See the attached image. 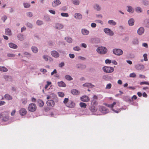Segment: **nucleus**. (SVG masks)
<instances>
[{"label":"nucleus","mask_w":149,"mask_h":149,"mask_svg":"<svg viewBox=\"0 0 149 149\" xmlns=\"http://www.w3.org/2000/svg\"><path fill=\"white\" fill-rule=\"evenodd\" d=\"M9 113L7 111H5L1 113L0 115L1 118H2V121L3 122H6L9 119L8 116Z\"/></svg>","instance_id":"obj_1"},{"label":"nucleus","mask_w":149,"mask_h":149,"mask_svg":"<svg viewBox=\"0 0 149 149\" xmlns=\"http://www.w3.org/2000/svg\"><path fill=\"white\" fill-rule=\"evenodd\" d=\"M47 99L49 100L46 102V104L48 106L50 107H54L55 104L54 101L52 100V97L51 95H47Z\"/></svg>","instance_id":"obj_2"},{"label":"nucleus","mask_w":149,"mask_h":149,"mask_svg":"<svg viewBox=\"0 0 149 149\" xmlns=\"http://www.w3.org/2000/svg\"><path fill=\"white\" fill-rule=\"evenodd\" d=\"M97 51L100 54H104L107 53V50L105 47H99L97 48Z\"/></svg>","instance_id":"obj_3"},{"label":"nucleus","mask_w":149,"mask_h":149,"mask_svg":"<svg viewBox=\"0 0 149 149\" xmlns=\"http://www.w3.org/2000/svg\"><path fill=\"white\" fill-rule=\"evenodd\" d=\"M102 70L105 73H110L114 71V69L111 67L105 66L103 67Z\"/></svg>","instance_id":"obj_4"},{"label":"nucleus","mask_w":149,"mask_h":149,"mask_svg":"<svg viewBox=\"0 0 149 149\" xmlns=\"http://www.w3.org/2000/svg\"><path fill=\"white\" fill-rule=\"evenodd\" d=\"M37 109V107L36 104L33 103H31L29 104L28 109L29 111L33 112L35 111Z\"/></svg>","instance_id":"obj_5"},{"label":"nucleus","mask_w":149,"mask_h":149,"mask_svg":"<svg viewBox=\"0 0 149 149\" xmlns=\"http://www.w3.org/2000/svg\"><path fill=\"white\" fill-rule=\"evenodd\" d=\"M99 111L103 114H106L109 112V110L103 106H100L99 108Z\"/></svg>","instance_id":"obj_6"},{"label":"nucleus","mask_w":149,"mask_h":149,"mask_svg":"<svg viewBox=\"0 0 149 149\" xmlns=\"http://www.w3.org/2000/svg\"><path fill=\"white\" fill-rule=\"evenodd\" d=\"M114 54L117 55H120L123 54V51L120 49H115L113 50Z\"/></svg>","instance_id":"obj_7"},{"label":"nucleus","mask_w":149,"mask_h":149,"mask_svg":"<svg viewBox=\"0 0 149 149\" xmlns=\"http://www.w3.org/2000/svg\"><path fill=\"white\" fill-rule=\"evenodd\" d=\"M104 31L105 33L107 34L108 35L112 36L113 35L114 33L113 31H111V29L109 28H105L104 29Z\"/></svg>","instance_id":"obj_8"},{"label":"nucleus","mask_w":149,"mask_h":149,"mask_svg":"<svg viewBox=\"0 0 149 149\" xmlns=\"http://www.w3.org/2000/svg\"><path fill=\"white\" fill-rule=\"evenodd\" d=\"M75 105V103L73 101L71 100H70L66 104V106L67 107L71 108L74 107Z\"/></svg>","instance_id":"obj_9"},{"label":"nucleus","mask_w":149,"mask_h":149,"mask_svg":"<svg viewBox=\"0 0 149 149\" xmlns=\"http://www.w3.org/2000/svg\"><path fill=\"white\" fill-rule=\"evenodd\" d=\"M19 113L21 116H24L26 114L27 111L26 109L22 108L19 110Z\"/></svg>","instance_id":"obj_10"},{"label":"nucleus","mask_w":149,"mask_h":149,"mask_svg":"<svg viewBox=\"0 0 149 149\" xmlns=\"http://www.w3.org/2000/svg\"><path fill=\"white\" fill-rule=\"evenodd\" d=\"M61 4V2L59 0H56L53 1L52 6L53 7H56Z\"/></svg>","instance_id":"obj_11"},{"label":"nucleus","mask_w":149,"mask_h":149,"mask_svg":"<svg viewBox=\"0 0 149 149\" xmlns=\"http://www.w3.org/2000/svg\"><path fill=\"white\" fill-rule=\"evenodd\" d=\"M81 100L83 102H87L89 100V98L86 95L82 96L81 97Z\"/></svg>","instance_id":"obj_12"},{"label":"nucleus","mask_w":149,"mask_h":149,"mask_svg":"<svg viewBox=\"0 0 149 149\" xmlns=\"http://www.w3.org/2000/svg\"><path fill=\"white\" fill-rule=\"evenodd\" d=\"M51 54L53 56L55 57H58L59 56L58 53L56 51L51 52Z\"/></svg>","instance_id":"obj_13"},{"label":"nucleus","mask_w":149,"mask_h":149,"mask_svg":"<svg viewBox=\"0 0 149 149\" xmlns=\"http://www.w3.org/2000/svg\"><path fill=\"white\" fill-rule=\"evenodd\" d=\"M71 93L74 95H77L79 94V92L76 89H73L71 90Z\"/></svg>","instance_id":"obj_14"},{"label":"nucleus","mask_w":149,"mask_h":149,"mask_svg":"<svg viewBox=\"0 0 149 149\" xmlns=\"http://www.w3.org/2000/svg\"><path fill=\"white\" fill-rule=\"evenodd\" d=\"M144 31V29L143 28L141 27L138 29L137 33L139 35H141L143 33Z\"/></svg>","instance_id":"obj_15"},{"label":"nucleus","mask_w":149,"mask_h":149,"mask_svg":"<svg viewBox=\"0 0 149 149\" xmlns=\"http://www.w3.org/2000/svg\"><path fill=\"white\" fill-rule=\"evenodd\" d=\"M83 86H84L90 88H93L94 87V86L92 85L91 83H86L85 84H83Z\"/></svg>","instance_id":"obj_16"},{"label":"nucleus","mask_w":149,"mask_h":149,"mask_svg":"<svg viewBox=\"0 0 149 149\" xmlns=\"http://www.w3.org/2000/svg\"><path fill=\"white\" fill-rule=\"evenodd\" d=\"M81 32L83 35H85L88 34L89 33V31L87 29H83L81 30Z\"/></svg>","instance_id":"obj_17"},{"label":"nucleus","mask_w":149,"mask_h":149,"mask_svg":"<svg viewBox=\"0 0 149 149\" xmlns=\"http://www.w3.org/2000/svg\"><path fill=\"white\" fill-rule=\"evenodd\" d=\"M135 68L138 70H142L144 68V66L143 65H137L135 66Z\"/></svg>","instance_id":"obj_18"},{"label":"nucleus","mask_w":149,"mask_h":149,"mask_svg":"<svg viewBox=\"0 0 149 149\" xmlns=\"http://www.w3.org/2000/svg\"><path fill=\"white\" fill-rule=\"evenodd\" d=\"M9 45L10 48L13 49H17V46L14 43L11 42L9 43Z\"/></svg>","instance_id":"obj_19"},{"label":"nucleus","mask_w":149,"mask_h":149,"mask_svg":"<svg viewBox=\"0 0 149 149\" xmlns=\"http://www.w3.org/2000/svg\"><path fill=\"white\" fill-rule=\"evenodd\" d=\"M74 17L77 19H81L82 18V15L80 13H76L74 15Z\"/></svg>","instance_id":"obj_20"},{"label":"nucleus","mask_w":149,"mask_h":149,"mask_svg":"<svg viewBox=\"0 0 149 149\" xmlns=\"http://www.w3.org/2000/svg\"><path fill=\"white\" fill-rule=\"evenodd\" d=\"M38 105L40 107H42L44 105V103L43 101L40 99H38Z\"/></svg>","instance_id":"obj_21"},{"label":"nucleus","mask_w":149,"mask_h":149,"mask_svg":"<svg viewBox=\"0 0 149 149\" xmlns=\"http://www.w3.org/2000/svg\"><path fill=\"white\" fill-rule=\"evenodd\" d=\"M58 84L59 87H65L66 86L65 84L62 81L60 82H58Z\"/></svg>","instance_id":"obj_22"},{"label":"nucleus","mask_w":149,"mask_h":149,"mask_svg":"<svg viewBox=\"0 0 149 149\" xmlns=\"http://www.w3.org/2000/svg\"><path fill=\"white\" fill-rule=\"evenodd\" d=\"M116 103L115 102H114L112 104H108L106 103L104 104L107 107H109L111 108H113L114 106L116 104Z\"/></svg>","instance_id":"obj_23"},{"label":"nucleus","mask_w":149,"mask_h":149,"mask_svg":"<svg viewBox=\"0 0 149 149\" xmlns=\"http://www.w3.org/2000/svg\"><path fill=\"white\" fill-rule=\"evenodd\" d=\"M77 68L81 69H83L86 68V66L84 65H82L81 64H78L77 65Z\"/></svg>","instance_id":"obj_24"},{"label":"nucleus","mask_w":149,"mask_h":149,"mask_svg":"<svg viewBox=\"0 0 149 149\" xmlns=\"http://www.w3.org/2000/svg\"><path fill=\"white\" fill-rule=\"evenodd\" d=\"M128 23L130 26H132L134 24V20L133 19H130L128 21Z\"/></svg>","instance_id":"obj_25"},{"label":"nucleus","mask_w":149,"mask_h":149,"mask_svg":"<svg viewBox=\"0 0 149 149\" xmlns=\"http://www.w3.org/2000/svg\"><path fill=\"white\" fill-rule=\"evenodd\" d=\"M55 27L56 29H60L63 28V26L61 24H57L56 25Z\"/></svg>","instance_id":"obj_26"},{"label":"nucleus","mask_w":149,"mask_h":149,"mask_svg":"<svg viewBox=\"0 0 149 149\" xmlns=\"http://www.w3.org/2000/svg\"><path fill=\"white\" fill-rule=\"evenodd\" d=\"M89 109L92 112H95L97 110V109L94 106L91 107L89 108Z\"/></svg>","instance_id":"obj_27"},{"label":"nucleus","mask_w":149,"mask_h":149,"mask_svg":"<svg viewBox=\"0 0 149 149\" xmlns=\"http://www.w3.org/2000/svg\"><path fill=\"white\" fill-rule=\"evenodd\" d=\"M127 8H128V9L127 10V11L131 13H133L134 12L133 9L132 8V7L130 6H127Z\"/></svg>","instance_id":"obj_28"},{"label":"nucleus","mask_w":149,"mask_h":149,"mask_svg":"<svg viewBox=\"0 0 149 149\" xmlns=\"http://www.w3.org/2000/svg\"><path fill=\"white\" fill-rule=\"evenodd\" d=\"M32 52L34 53H36L38 52L37 48L35 46H33L31 48Z\"/></svg>","instance_id":"obj_29"},{"label":"nucleus","mask_w":149,"mask_h":149,"mask_svg":"<svg viewBox=\"0 0 149 149\" xmlns=\"http://www.w3.org/2000/svg\"><path fill=\"white\" fill-rule=\"evenodd\" d=\"M0 70L3 72H6L8 71V69L4 66H0Z\"/></svg>","instance_id":"obj_30"},{"label":"nucleus","mask_w":149,"mask_h":149,"mask_svg":"<svg viewBox=\"0 0 149 149\" xmlns=\"http://www.w3.org/2000/svg\"><path fill=\"white\" fill-rule=\"evenodd\" d=\"M108 23L113 25H115L116 24V23L113 20H109L108 22Z\"/></svg>","instance_id":"obj_31"},{"label":"nucleus","mask_w":149,"mask_h":149,"mask_svg":"<svg viewBox=\"0 0 149 149\" xmlns=\"http://www.w3.org/2000/svg\"><path fill=\"white\" fill-rule=\"evenodd\" d=\"M5 33L8 35H10L11 34V31L9 29H6Z\"/></svg>","instance_id":"obj_32"},{"label":"nucleus","mask_w":149,"mask_h":149,"mask_svg":"<svg viewBox=\"0 0 149 149\" xmlns=\"http://www.w3.org/2000/svg\"><path fill=\"white\" fill-rule=\"evenodd\" d=\"M65 39L66 40L67 42L69 43L72 42V38L69 37L65 38Z\"/></svg>","instance_id":"obj_33"},{"label":"nucleus","mask_w":149,"mask_h":149,"mask_svg":"<svg viewBox=\"0 0 149 149\" xmlns=\"http://www.w3.org/2000/svg\"><path fill=\"white\" fill-rule=\"evenodd\" d=\"M5 98L8 100H11L12 99V97L10 95L6 94L5 95Z\"/></svg>","instance_id":"obj_34"},{"label":"nucleus","mask_w":149,"mask_h":149,"mask_svg":"<svg viewBox=\"0 0 149 149\" xmlns=\"http://www.w3.org/2000/svg\"><path fill=\"white\" fill-rule=\"evenodd\" d=\"M135 11L137 13H140L142 12L141 8L140 7H137L135 9Z\"/></svg>","instance_id":"obj_35"},{"label":"nucleus","mask_w":149,"mask_h":149,"mask_svg":"<svg viewBox=\"0 0 149 149\" xmlns=\"http://www.w3.org/2000/svg\"><path fill=\"white\" fill-rule=\"evenodd\" d=\"M79 105L81 107L84 108H86L87 106L86 104L83 102H80V103Z\"/></svg>","instance_id":"obj_36"},{"label":"nucleus","mask_w":149,"mask_h":149,"mask_svg":"<svg viewBox=\"0 0 149 149\" xmlns=\"http://www.w3.org/2000/svg\"><path fill=\"white\" fill-rule=\"evenodd\" d=\"M145 26L147 27H149V19L146 20L144 22Z\"/></svg>","instance_id":"obj_37"},{"label":"nucleus","mask_w":149,"mask_h":149,"mask_svg":"<svg viewBox=\"0 0 149 149\" xmlns=\"http://www.w3.org/2000/svg\"><path fill=\"white\" fill-rule=\"evenodd\" d=\"M94 8L97 10H100V8L99 6L97 4L95 5L94 6Z\"/></svg>","instance_id":"obj_38"},{"label":"nucleus","mask_w":149,"mask_h":149,"mask_svg":"<svg viewBox=\"0 0 149 149\" xmlns=\"http://www.w3.org/2000/svg\"><path fill=\"white\" fill-rule=\"evenodd\" d=\"M22 103L23 104H26L27 102V98H24L22 99Z\"/></svg>","instance_id":"obj_39"},{"label":"nucleus","mask_w":149,"mask_h":149,"mask_svg":"<svg viewBox=\"0 0 149 149\" xmlns=\"http://www.w3.org/2000/svg\"><path fill=\"white\" fill-rule=\"evenodd\" d=\"M65 78L68 80H72V78L70 75H66L65 77Z\"/></svg>","instance_id":"obj_40"},{"label":"nucleus","mask_w":149,"mask_h":149,"mask_svg":"<svg viewBox=\"0 0 149 149\" xmlns=\"http://www.w3.org/2000/svg\"><path fill=\"white\" fill-rule=\"evenodd\" d=\"M73 3L76 5H78L79 3V1L78 0H74L72 1Z\"/></svg>","instance_id":"obj_41"},{"label":"nucleus","mask_w":149,"mask_h":149,"mask_svg":"<svg viewBox=\"0 0 149 149\" xmlns=\"http://www.w3.org/2000/svg\"><path fill=\"white\" fill-rule=\"evenodd\" d=\"M23 4L24 7L25 8H28L30 6L29 4L28 3H24Z\"/></svg>","instance_id":"obj_42"},{"label":"nucleus","mask_w":149,"mask_h":149,"mask_svg":"<svg viewBox=\"0 0 149 149\" xmlns=\"http://www.w3.org/2000/svg\"><path fill=\"white\" fill-rule=\"evenodd\" d=\"M58 94L59 96L61 97H63L64 96V94L62 92H58Z\"/></svg>","instance_id":"obj_43"},{"label":"nucleus","mask_w":149,"mask_h":149,"mask_svg":"<svg viewBox=\"0 0 149 149\" xmlns=\"http://www.w3.org/2000/svg\"><path fill=\"white\" fill-rule=\"evenodd\" d=\"M61 15L63 17H68V15L67 13H61Z\"/></svg>","instance_id":"obj_44"},{"label":"nucleus","mask_w":149,"mask_h":149,"mask_svg":"<svg viewBox=\"0 0 149 149\" xmlns=\"http://www.w3.org/2000/svg\"><path fill=\"white\" fill-rule=\"evenodd\" d=\"M143 57H144V60L145 61H148L147 58V54H145L143 55Z\"/></svg>","instance_id":"obj_45"},{"label":"nucleus","mask_w":149,"mask_h":149,"mask_svg":"<svg viewBox=\"0 0 149 149\" xmlns=\"http://www.w3.org/2000/svg\"><path fill=\"white\" fill-rule=\"evenodd\" d=\"M136 74L134 73H131L130 74V77L134 78L136 77Z\"/></svg>","instance_id":"obj_46"},{"label":"nucleus","mask_w":149,"mask_h":149,"mask_svg":"<svg viewBox=\"0 0 149 149\" xmlns=\"http://www.w3.org/2000/svg\"><path fill=\"white\" fill-rule=\"evenodd\" d=\"M111 84L110 83L108 84L106 86V88L107 89H110L111 88Z\"/></svg>","instance_id":"obj_47"},{"label":"nucleus","mask_w":149,"mask_h":149,"mask_svg":"<svg viewBox=\"0 0 149 149\" xmlns=\"http://www.w3.org/2000/svg\"><path fill=\"white\" fill-rule=\"evenodd\" d=\"M19 38V40H23L24 39V38L23 37V36L21 35H19L18 36Z\"/></svg>","instance_id":"obj_48"},{"label":"nucleus","mask_w":149,"mask_h":149,"mask_svg":"<svg viewBox=\"0 0 149 149\" xmlns=\"http://www.w3.org/2000/svg\"><path fill=\"white\" fill-rule=\"evenodd\" d=\"M73 49L75 51H79L80 49L79 47L76 46L73 48Z\"/></svg>","instance_id":"obj_49"},{"label":"nucleus","mask_w":149,"mask_h":149,"mask_svg":"<svg viewBox=\"0 0 149 149\" xmlns=\"http://www.w3.org/2000/svg\"><path fill=\"white\" fill-rule=\"evenodd\" d=\"M133 42L134 44H137L138 43L139 41L136 38L134 40Z\"/></svg>","instance_id":"obj_50"},{"label":"nucleus","mask_w":149,"mask_h":149,"mask_svg":"<svg viewBox=\"0 0 149 149\" xmlns=\"http://www.w3.org/2000/svg\"><path fill=\"white\" fill-rule=\"evenodd\" d=\"M140 84L141 85H142L143 84H146L149 85V83H148V82L146 81L141 82H140Z\"/></svg>","instance_id":"obj_51"},{"label":"nucleus","mask_w":149,"mask_h":149,"mask_svg":"<svg viewBox=\"0 0 149 149\" xmlns=\"http://www.w3.org/2000/svg\"><path fill=\"white\" fill-rule=\"evenodd\" d=\"M69 99L68 98H65L64 100L63 101V103L65 104H67V103L68 102Z\"/></svg>","instance_id":"obj_52"},{"label":"nucleus","mask_w":149,"mask_h":149,"mask_svg":"<svg viewBox=\"0 0 149 149\" xmlns=\"http://www.w3.org/2000/svg\"><path fill=\"white\" fill-rule=\"evenodd\" d=\"M36 23L38 25H40L42 24V22L41 21L38 20L37 21Z\"/></svg>","instance_id":"obj_53"},{"label":"nucleus","mask_w":149,"mask_h":149,"mask_svg":"<svg viewBox=\"0 0 149 149\" xmlns=\"http://www.w3.org/2000/svg\"><path fill=\"white\" fill-rule=\"evenodd\" d=\"M43 57L45 61H47L48 60V58L47 56L45 55L43 56Z\"/></svg>","instance_id":"obj_54"},{"label":"nucleus","mask_w":149,"mask_h":149,"mask_svg":"<svg viewBox=\"0 0 149 149\" xmlns=\"http://www.w3.org/2000/svg\"><path fill=\"white\" fill-rule=\"evenodd\" d=\"M8 57H14L15 56V55L13 54H8L7 55Z\"/></svg>","instance_id":"obj_55"},{"label":"nucleus","mask_w":149,"mask_h":149,"mask_svg":"<svg viewBox=\"0 0 149 149\" xmlns=\"http://www.w3.org/2000/svg\"><path fill=\"white\" fill-rule=\"evenodd\" d=\"M16 112V110L15 109L13 110V111L11 112V115L12 116H13L15 115V113Z\"/></svg>","instance_id":"obj_56"},{"label":"nucleus","mask_w":149,"mask_h":149,"mask_svg":"<svg viewBox=\"0 0 149 149\" xmlns=\"http://www.w3.org/2000/svg\"><path fill=\"white\" fill-rule=\"evenodd\" d=\"M49 12L51 13L53 15H55L56 13L55 11L54 10H49Z\"/></svg>","instance_id":"obj_57"},{"label":"nucleus","mask_w":149,"mask_h":149,"mask_svg":"<svg viewBox=\"0 0 149 149\" xmlns=\"http://www.w3.org/2000/svg\"><path fill=\"white\" fill-rule=\"evenodd\" d=\"M108 78V77L107 75H104L102 77V79L105 80H107Z\"/></svg>","instance_id":"obj_58"},{"label":"nucleus","mask_w":149,"mask_h":149,"mask_svg":"<svg viewBox=\"0 0 149 149\" xmlns=\"http://www.w3.org/2000/svg\"><path fill=\"white\" fill-rule=\"evenodd\" d=\"M7 17L6 16H4L2 17V19L4 22L7 19Z\"/></svg>","instance_id":"obj_59"},{"label":"nucleus","mask_w":149,"mask_h":149,"mask_svg":"<svg viewBox=\"0 0 149 149\" xmlns=\"http://www.w3.org/2000/svg\"><path fill=\"white\" fill-rule=\"evenodd\" d=\"M26 26L27 27L29 28H31L32 27V25L30 23H27Z\"/></svg>","instance_id":"obj_60"},{"label":"nucleus","mask_w":149,"mask_h":149,"mask_svg":"<svg viewBox=\"0 0 149 149\" xmlns=\"http://www.w3.org/2000/svg\"><path fill=\"white\" fill-rule=\"evenodd\" d=\"M105 63H110L111 62V61L109 59H106L105 61Z\"/></svg>","instance_id":"obj_61"},{"label":"nucleus","mask_w":149,"mask_h":149,"mask_svg":"<svg viewBox=\"0 0 149 149\" xmlns=\"http://www.w3.org/2000/svg\"><path fill=\"white\" fill-rule=\"evenodd\" d=\"M91 26L93 28L95 27L96 26V24L95 23H92L91 24Z\"/></svg>","instance_id":"obj_62"},{"label":"nucleus","mask_w":149,"mask_h":149,"mask_svg":"<svg viewBox=\"0 0 149 149\" xmlns=\"http://www.w3.org/2000/svg\"><path fill=\"white\" fill-rule=\"evenodd\" d=\"M5 103L6 102L4 101L0 100V106L3 105L5 104Z\"/></svg>","instance_id":"obj_63"},{"label":"nucleus","mask_w":149,"mask_h":149,"mask_svg":"<svg viewBox=\"0 0 149 149\" xmlns=\"http://www.w3.org/2000/svg\"><path fill=\"white\" fill-rule=\"evenodd\" d=\"M92 103L94 105H96L97 104L96 101L94 100H92Z\"/></svg>","instance_id":"obj_64"}]
</instances>
